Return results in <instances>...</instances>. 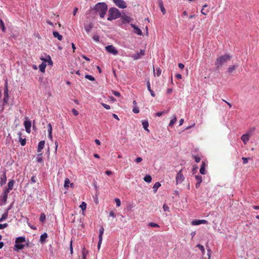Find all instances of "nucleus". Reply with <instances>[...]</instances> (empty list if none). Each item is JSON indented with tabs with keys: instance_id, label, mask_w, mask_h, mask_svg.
<instances>
[{
	"instance_id": "a211bd4d",
	"label": "nucleus",
	"mask_w": 259,
	"mask_h": 259,
	"mask_svg": "<svg viewBox=\"0 0 259 259\" xmlns=\"http://www.w3.org/2000/svg\"><path fill=\"white\" fill-rule=\"evenodd\" d=\"M7 181V177L5 172H4L1 178L0 184L1 186H3L5 184H6Z\"/></svg>"
},
{
	"instance_id": "f257e3e1",
	"label": "nucleus",
	"mask_w": 259,
	"mask_h": 259,
	"mask_svg": "<svg viewBox=\"0 0 259 259\" xmlns=\"http://www.w3.org/2000/svg\"><path fill=\"white\" fill-rule=\"evenodd\" d=\"M96 13H98L101 18H103L108 10L107 5L104 2L97 3L94 8Z\"/></svg>"
},
{
	"instance_id": "b1692460",
	"label": "nucleus",
	"mask_w": 259,
	"mask_h": 259,
	"mask_svg": "<svg viewBox=\"0 0 259 259\" xmlns=\"http://www.w3.org/2000/svg\"><path fill=\"white\" fill-rule=\"evenodd\" d=\"M26 241L25 238L24 237H19L16 239L15 243H24Z\"/></svg>"
},
{
	"instance_id": "dca6fc26",
	"label": "nucleus",
	"mask_w": 259,
	"mask_h": 259,
	"mask_svg": "<svg viewBox=\"0 0 259 259\" xmlns=\"http://www.w3.org/2000/svg\"><path fill=\"white\" fill-rule=\"evenodd\" d=\"M249 133H247L246 134L243 135L241 137V140L245 144L249 141Z\"/></svg>"
},
{
	"instance_id": "13d9d810",
	"label": "nucleus",
	"mask_w": 259,
	"mask_h": 259,
	"mask_svg": "<svg viewBox=\"0 0 259 259\" xmlns=\"http://www.w3.org/2000/svg\"><path fill=\"white\" fill-rule=\"evenodd\" d=\"M102 105L106 109L108 110L110 109V106L107 104H106L105 103H102Z\"/></svg>"
},
{
	"instance_id": "f03ea898",
	"label": "nucleus",
	"mask_w": 259,
	"mask_h": 259,
	"mask_svg": "<svg viewBox=\"0 0 259 259\" xmlns=\"http://www.w3.org/2000/svg\"><path fill=\"white\" fill-rule=\"evenodd\" d=\"M231 56L228 54H225L217 58L215 62V65L216 66L217 68L219 69L222 67L223 65L228 61H230L231 59Z\"/></svg>"
},
{
	"instance_id": "5fc2aeb1",
	"label": "nucleus",
	"mask_w": 259,
	"mask_h": 259,
	"mask_svg": "<svg viewBox=\"0 0 259 259\" xmlns=\"http://www.w3.org/2000/svg\"><path fill=\"white\" fill-rule=\"evenodd\" d=\"M163 210L166 211H169V207L167 206V205L166 204H164L163 205Z\"/></svg>"
},
{
	"instance_id": "4d7b16f0",
	"label": "nucleus",
	"mask_w": 259,
	"mask_h": 259,
	"mask_svg": "<svg viewBox=\"0 0 259 259\" xmlns=\"http://www.w3.org/2000/svg\"><path fill=\"white\" fill-rule=\"evenodd\" d=\"M70 254H73V247H72V241L71 240L70 242Z\"/></svg>"
},
{
	"instance_id": "c85d7f7f",
	"label": "nucleus",
	"mask_w": 259,
	"mask_h": 259,
	"mask_svg": "<svg viewBox=\"0 0 259 259\" xmlns=\"http://www.w3.org/2000/svg\"><path fill=\"white\" fill-rule=\"evenodd\" d=\"M92 28H93V25L91 23L89 25H87L84 26V29L88 33H89L91 31Z\"/></svg>"
},
{
	"instance_id": "4be33fe9",
	"label": "nucleus",
	"mask_w": 259,
	"mask_h": 259,
	"mask_svg": "<svg viewBox=\"0 0 259 259\" xmlns=\"http://www.w3.org/2000/svg\"><path fill=\"white\" fill-rule=\"evenodd\" d=\"M153 72H154V75H156L157 76H159L160 75L161 73V70L159 67H157L155 69L154 67L153 66Z\"/></svg>"
},
{
	"instance_id": "f3484780",
	"label": "nucleus",
	"mask_w": 259,
	"mask_h": 259,
	"mask_svg": "<svg viewBox=\"0 0 259 259\" xmlns=\"http://www.w3.org/2000/svg\"><path fill=\"white\" fill-rule=\"evenodd\" d=\"M45 144V141H41L39 142V143L38 144V147H37V152H41V151L43 149V148H44Z\"/></svg>"
},
{
	"instance_id": "393cba45",
	"label": "nucleus",
	"mask_w": 259,
	"mask_h": 259,
	"mask_svg": "<svg viewBox=\"0 0 259 259\" xmlns=\"http://www.w3.org/2000/svg\"><path fill=\"white\" fill-rule=\"evenodd\" d=\"M53 36L57 38L59 40H61L62 39V36L59 34V33L57 31H54L53 33Z\"/></svg>"
},
{
	"instance_id": "7c9ffc66",
	"label": "nucleus",
	"mask_w": 259,
	"mask_h": 259,
	"mask_svg": "<svg viewBox=\"0 0 259 259\" xmlns=\"http://www.w3.org/2000/svg\"><path fill=\"white\" fill-rule=\"evenodd\" d=\"M88 254V251L84 247L82 250V259H86V256Z\"/></svg>"
},
{
	"instance_id": "bf43d9fd",
	"label": "nucleus",
	"mask_w": 259,
	"mask_h": 259,
	"mask_svg": "<svg viewBox=\"0 0 259 259\" xmlns=\"http://www.w3.org/2000/svg\"><path fill=\"white\" fill-rule=\"evenodd\" d=\"M208 12H209V11H208V10L204 11L203 8H202L201 11V13L204 15H206L207 14V13H208Z\"/></svg>"
},
{
	"instance_id": "9b49d317",
	"label": "nucleus",
	"mask_w": 259,
	"mask_h": 259,
	"mask_svg": "<svg viewBox=\"0 0 259 259\" xmlns=\"http://www.w3.org/2000/svg\"><path fill=\"white\" fill-rule=\"evenodd\" d=\"M24 245L21 243H15L14 246V250L16 251H18L20 250H22L24 248Z\"/></svg>"
},
{
	"instance_id": "473e14b6",
	"label": "nucleus",
	"mask_w": 259,
	"mask_h": 259,
	"mask_svg": "<svg viewBox=\"0 0 259 259\" xmlns=\"http://www.w3.org/2000/svg\"><path fill=\"white\" fill-rule=\"evenodd\" d=\"M238 65H232L228 67V72L229 73L232 72L234 70L236 69Z\"/></svg>"
},
{
	"instance_id": "6e6552de",
	"label": "nucleus",
	"mask_w": 259,
	"mask_h": 259,
	"mask_svg": "<svg viewBox=\"0 0 259 259\" xmlns=\"http://www.w3.org/2000/svg\"><path fill=\"white\" fill-rule=\"evenodd\" d=\"M144 50H141L140 53H137L131 56L132 58L134 60H137L142 58V56H144L145 53Z\"/></svg>"
},
{
	"instance_id": "864d4df0",
	"label": "nucleus",
	"mask_w": 259,
	"mask_h": 259,
	"mask_svg": "<svg viewBox=\"0 0 259 259\" xmlns=\"http://www.w3.org/2000/svg\"><path fill=\"white\" fill-rule=\"evenodd\" d=\"M133 111L134 113H139V109L138 108V107L135 106L133 109Z\"/></svg>"
},
{
	"instance_id": "603ef678",
	"label": "nucleus",
	"mask_w": 259,
	"mask_h": 259,
	"mask_svg": "<svg viewBox=\"0 0 259 259\" xmlns=\"http://www.w3.org/2000/svg\"><path fill=\"white\" fill-rule=\"evenodd\" d=\"M48 133H52V127L51 124L49 123L48 125Z\"/></svg>"
},
{
	"instance_id": "052dcab7",
	"label": "nucleus",
	"mask_w": 259,
	"mask_h": 259,
	"mask_svg": "<svg viewBox=\"0 0 259 259\" xmlns=\"http://www.w3.org/2000/svg\"><path fill=\"white\" fill-rule=\"evenodd\" d=\"M242 160H243V163L244 164H246V163L248 162V158H246V157H243L242 158Z\"/></svg>"
},
{
	"instance_id": "4c0bfd02",
	"label": "nucleus",
	"mask_w": 259,
	"mask_h": 259,
	"mask_svg": "<svg viewBox=\"0 0 259 259\" xmlns=\"http://www.w3.org/2000/svg\"><path fill=\"white\" fill-rule=\"evenodd\" d=\"M144 180L147 183H150L152 181V178L150 175H146L144 178Z\"/></svg>"
},
{
	"instance_id": "0eeeda50",
	"label": "nucleus",
	"mask_w": 259,
	"mask_h": 259,
	"mask_svg": "<svg viewBox=\"0 0 259 259\" xmlns=\"http://www.w3.org/2000/svg\"><path fill=\"white\" fill-rule=\"evenodd\" d=\"M24 125L25 128L26 132L28 133H30L31 131L30 128L31 126V122L30 120H28L27 117H26L25 118Z\"/></svg>"
},
{
	"instance_id": "7ed1b4c3",
	"label": "nucleus",
	"mask_w": 259,
	"mask_h": 259,
	"mask_svg": "<svg viewBox=\"0 0 259 259\" xmlns=\"http://www.w3.org/2000/svg\"><path fill=\"white\" fill-rule=\"evenodd\" d=\"M121 13L116 8H111L109 10V15L107 18L108 21H112L120 17Z\"/></svg>"
},
{
	"instance_id": "37998d69",
	"label": "nucleus",
	"mask_w": 259,
	"mask_h": 259,
	"mask_svg": "<svg viewBox=\"0 0 259 259\" xmlns=\"http://www.w3.org/2000/svg\"><path fill=\"white\" fill-rule=\"evenodd\" d=\"M93 39L94 40H95L96 42H99L100 41V38L98 35L95 34L93 36Z\"/></svg>"
},
{
	"instance_id": "680f3d73",
	"label": "nucleus",
	"mask_w": 259,
	"mask_h": 259,
	"mask_svg": "<svg viewBox=\"0 0 259 259\" xmlns=\"http://www.w3.org/2000/svg\"><path fill=\"white\" fill-rule=\"evenodd\" d=\"M211 250L210 248H208L207 249V255H208V259H210V256H211Z\"/></svg>"
},
{
	"instance_id": "8fccbe9b",
	"label": "nucleus",
	"mask_w": 259,
	"mask_h": 259,
	"mask_svg": "<svg viewBox=\"0 0 259 259\" xmlns=\"http://www.w3.org/2000/svg\"><path fill=\"white\" fill-rule=\"evenodd\" d=\"M8 226V225L7 223H5L3 224H0V230L5 229V228H7Z\"/></svg>"
},
{
	"instance_id": "de8ad7c7",
	"label": "nucleus",
	"mask_w": 259,
	"mask_h": 259,
	"mask_svg": "<svg viewBox=\"0 0 259 259\" xmlns=\"http://www.w3.org/2000/svg\"><path fill=\"white\" fill-rule=\"evenodd\" d=\"M148 225L151 227H159V226L155 223H150Z\"/></svg>"
},
{
	"instance_id": "c9c22d12",
	"label": "nucleus",
	"mask_w": 259,
	"mask_h": 259,
	"mask_svg": "<svg viewBox=\"0 0 259 259\" xmlns=\"http://www.w3.org/2000/svg\"><path fill=\"white\" fill-rule=\"evenodd\" d=\"M9 193V192H8V191H5V190L4 191L3 201H4V203H5L7 201Z\"/></svg>"
},
{
	"instance_id": "58836bf2",
	"label": "nucleus",
	"mask_w": 259,
	"mask_h": 259,
	"mask_svg": "<svg viewBox=\"0 0 259 259\" xmlns=\"http://www.w3.org/2000/svg\"><path fill=\"white\" fill-rule=\"evenodd\" d=\"M121 19L123 21L126 22H129L131 21V18L126 15L122 16Z\"/></svg>"
},
{
	"instance_id": "338daca9",
	"label": "nucleus",
	"mask_w": 259,
	"mask_h": 259,
	"mask_svg": "<svg viewBox=\"0 0 259 259\" xmlns=\"http://www.w3.org/2000/svg\"><path fill=\"white\" fill-rule=\"evenodd\" d=\"M31 181L33 183H36V177L35 176H33L31 178Z\"/></svg>"
},
{
	"instance_id": "39448f33",
	"label": "nucleus",
	"mask_w": 259,
	"mask_h": 259,
	"mask_svg": "<svg viewBox=\"0 0 259 259\" xmlns=\"http://www.w3.org/2000/svg\"><path fill=\"white\" fill-rule=\"evenodd\" d=\"M113 2L119 8L125 9L127 7L126 4L123 0H113Z\"/></svg>"
},
{
	"instance_id": "5701e85b",
	"label": "nucleus",
	"mask_w": 259,
	"mask_h": 259,
	"mask_svg": "<svg viewBox=\"0 0 259 259\" xmlns=\"http://www.w3.org/2000/svg\"><path fill=\"white\" fill-rule=\"evenodd\" d=\"M147 86L148 91L150 92L151 95L153 97H154L155 96V94L154 91L152 90H151V89L149 80H148L147 82Z\"/></svg>"
},
{
	"instance_id": "e433bc0d",
	"label": "nucleus",
	"mask_w": 259,
	"mask_h": 259,
	"mask_svg": "<svg viewBox=\"0 0 259 259\" xmlns=\"http://www.w3.org/2000/svg\"><path fill=\"white\" fill-rule=\"evenodd\" d=\"M70 184V181L68 178H66L64 182V187L65 189H68L69 188V184Z\"/></svg>"
},
{
	"instance_id": "423d86ee",
	"label": "nucleus",
	"mask_w": 259,
	"mask_h": 259,
	"mask_svg": "<svg viewBox=\"0 0 259 259\" xmlns=\"http://www.w3.org/2000/svg\"><path fill=\"white\" fill-rule=\"evenodd\" d=\"M105 50L109 53L114 55H116L118 54V51L116 50L115 48L112 45H109L105 47Z\"/></svg>"
},
{
	"instance_id": "2f4dec72",
	"label": "nucleus",
	"mask_w": 259,
	"mask_h": 259,
	"mask_svg": "<svg viewBox=\"0 0 259 259\" xmlns=\"http://www.w3.org/2000/svg\"><path fill=\"white\" fill-rule=\"evenodd\" d=\"M46 67V64L44 63H42L41 64L39 65V70L42 72H45Z\"/></svg>"
},
{
	"instance_id": "cd10ccee",
	"label": "nucleus",
	"mask_w": 259,
	"mask_h": 259,
	"mask_svg": "<svg viewBox=\"0 0 259 259\" xmlns=\"http://www.w3.org/2000/svg\"><path fill=\"white\" fill-rule=\"evenodd\" d=\"M19 135L20 136L19 142L22 146H24L26 144V139H22L20 137L21 135V133L20 132L19 133Z\"/></svg>"
},
{
	"instance_id": "ea45409f",
	"label": "nucleus",
	"mask_w": 259,
	"mask_h": 259,
	"mask_svg": "<svg viewBox=\"0 0 259 259\" xmlns=\"http://www.w3.org/2000/svg\"><path fill=\"white\" fill-rule=\"evenodd\" d=\"M0 28L2 29L3 32L5 31L6 28L4 22L2 19H0Z\"/></svg>"
},
{
	"instance_id": "3c124183",
	"label": "nucleus",
	"mask_w": 259,
	"mask_h": 259,
	"mask_svg": "<svg viewBox=\"0 0 259 259\" xmlns=\"http://www.w3.org/2000/svg\"><path fill=\"white\" fill-rule=\"evenodd\" d=\"M255 130V128L254 127H251L249 129V130L248 132V133H250L249 136H251L252 135V133L254 132Z\"/></svg>"
},
{
	"instance_id": "a878e982",
	"label": "nucleus",
	"mask_w": 259,
	"mask_h": 259,
	"mask_svg": "<svg viewBox=\"0 0 259 259\" xmlns=\"http://www.w3.org/2000/svg\"><path fill=\"white\" fill-rule=\"evenodd\" d=\"M142 125L144 130L146 131L149 132V130L148 128V127L149 126V123L147 120H143L142 122Z\"/></svg>"
},
{
	"instance_id": "f704fd0d",
	"label": "nucleus",
	"mask_w": 259,
	"mask_h": 259,
	"mask_svg": "<svg viewBox=\"0 0 259 259\" xmlns=\"http://www.w3.org/2000/svg\"><path fill=\"white\" fill-rule=\"evenodd\" d=\"M177 121V117L176 115L173 116V118L170 120L169 126H172V125L174 124V123Z\"/></svg>"
},
{
	"instance_id": "9d476101",
	"label": "nucleus",
	"mask_w": 259,
	"mask_h": 259,
	"mask_svg": "<svg viewBox=\"0 0 259 259\" xmlns=\"http://www.w3.org/2000/svg\"><path fill=\"white\" fill-rule=\"evenodd\" d=\"M184 180V177L182 173V170H180L177 174L176 180L177 184L182 183Z\"/></svg>"
},
{
	"instance_id": "c756f323",
	"label": "nucleus",
	"mask_w": 259,
	"mask_h": 259,
	"mask_svg": "<svg viewBox=\"0 0 259 259\" xmlns=\"http://www.w3.org/2000/svg\"><path fill=\"white\" fill-rule=\"evenodd\" d=\"M8 210L2 215L1 218L0 219V222H3L7 219L8 216Z\"/></svg>"
},
{
	"instance_id": "1a4fd4ad",
	"label": "nucleus",
	"mask_w": 259,
	"mask_h": 259,
	"mask_svg": "<svg viewBox=\"0 0 259 259\" xmlns=\"http://www.w3.org/2000/svg\"><path fill=\"white\" fill-rule=\"evenodd\" d=\"M208 222L205 220H193L191 224L193 226L199 225L200 224H207Z\"/></svg>"
},
{
	"instance_id": "bb28decb",
	"label": "nucleus",
	"mask_w": 259,
	"mask_h": 259,
	"mask_svg": "<svg viewBox=\"0 0 259 259\" xmlns=\"http://www.w3.org/2000/svg\"><path fill=\"white\" fill-rule=\"evenodd\" d=\"M161 186V184L159 182H156L153 186V189L154 193H156L157 189Z\"/></svg>"
},
{
	"instance_id": "79ce46f5",
	"label": "nucleus",
	"mask_w": 259,
	"mask_h": 259,
	"mask_svg": "<svg viewBox=\"0 0 259 259\" xmlns=\"http://www.w3.org/2000/svg\"><path fill=\"white\" fill-rule=\"evenodd\" d=\"M85 78L88 79H89V80H91V81L95 80V78L93 76H92L91 75L86 74L85 75Z\"/></svg>"
},
{
	"instance_id": "69168bd1",
	"label": "nucleus",
	"mask_w": 259,
	"mask_h": 259,
	"mask_svg": "<svg viewBox=\"0 0 259 259\" xmlns=\"http://www.w3.org/2000/svg\"><path fill=\"white\" fill-rule=\"evenodd\" d=\"M195 161L196 162L198 163L200 161V158L198 156H194Z\"/></svg>"
},
{
	"instance_id": "09e8293b",
	"label": "nucleus",
	"mask_w": 259,
	"mask_h": 259,
	"mask_svg": "<svg viewBox=\"0 0 259 259\" xmlns=\"http://www.w3.org/2000/svg\"><path fill=\"white\" fill-rule=\"evenodd\" d=\"M197 247H199V248L201 250V251L202 253H204L205 249H204V248L203 246H202V245H201L199 244L197 245Z\"/></svg>"
},
{
	"instance_id": "774afa93",
	"label": "nucleus",
	"mask_w": 259,
	"mask_h": 259,
	"mask_svg": "<svg viewBox=\"0 0 259 259\" xmlns=\"http://www.w3.org/2000/svg\"><path fill=\"white\" fill-rule=\"evenodd\" d=\"M142 161V158L141 157H138L135 159V161L137 163H140Z\"/></svg>"
},
{
	"instance_id": "49530a36",
	"label": "nucleus",
	"mask_w": 259,
	"mask_h": 259,
	"mask_svg": "<svg viewBox=\"0 0 259 259\" xmlns=\"http://www.w3.org/2000/svg\"><path fill=\"white\" fill-rule=\"evenodd\" d=\"M37 161L39 163L43 162L41 154L38 155V156L37 157Z\"/></svg>"
},
{
	"instance_id": "aec40b11",
	"label": "nucleus",
	"mask_w": 259,
	"mask_h": 259,
	"mask_svg": "<svg viewBox=\"0 0 259 259\" xmlns=\"http://www.w3.org/2000/svg\"><path fill=\"white\" fill-rule=\"evenodd\" d=\"M40 59L45 62H48L49 64L50 65H52L53 64V61L50 56H47L46 58H40Z\"/></svg>"
},
{
	"instance_id": "0e129e2a",
	"label": "nucleus",
	"mask_w": 259,
	"mask_h": 259,
	"mask_svg": "<svg viewBox=\"0 0 259 259\" xmlns=\"http://www.w3.org/2000/svg\"><path fill=\"white\" fill-rule=\"evenodd\" d=\"M73 113L74 114V115L75 116H77L78 115L79 113L75 109H73L72 110Z\"/></svg>"
},
{
	"instance_id": "4468645a",
	"label": "nucleus",
	"mask_w": 259,
	"mask_h": 259,
	"mask_svg": "<svg viewBox=\"0 0 259 259\" xmlns=\"http://www.w3.org/2000/svg\"><path fill=\"white\" fill-rule=\"evenodd\" d=\"M14 184V181L13 180H10L8 184V188L5 189L4 190L8 191V192H10V191L13 189Z\"/></svg>"
},
{
	"instance_id": "20e7f679",
	"label": "nucleus",
	"mask_w": 259,
	"mask_h": 259,
	"mask_svg": "<svg viewBox=\"0 0 259 259\" xmlns=\"http://www.w3.org/2000/svg\"><path fill=\"white\" fill-rule=\"evenodd\" d=\"M9 100L8 88L7 80H6L4 87V97L3 101L2 106H0V111H2L4 109V106L8 104Z\"/></svg>"
},
{
	"instance_id": "412c9836",
	"label": "nucleus",
	"mask_w": 259,
	"mask_h": 259,
	"mask_svg": "<svg viewBox=\"0 0 259 259\" xmlns=\"http://www.w3.org/2000/svg\"><path fill=\"white\" fill-rule=\"evenodd\" d=\"M47 237H48V234L46 233H43L41 235V236L40 237L39 241L41 243H43L44 242H45L46 241V240L47 238Z\"/></svg>"
},
{
	"instance_id": "a18cd8bd",
	"label": "nucleus",
	"mask_w": 259,
	"mask_h": 259,
	"mask_svg": "<svg viewBox=\"0 0 259 259\" xmlns=\"http://www.w3.org/2000/svg\"><path fill=\"white\" fill-rule=\"evenodd\" d=\"M114 201H115V202L116 203V206H120V205H121V202H120V200L119 198H115L114 199Z\"/></svg>"
},
{
	"instance_id": "6ab92c4d",
	"label": "nucleus",
	"mask_w": 259,
	"mask_h": 259,
	"mask_svg": "<svg viewBox=\"0 0 259 259\" xmlns=\"http://www.w3.org/2000/svg\"><path fill=\"white\" fill-rule=\"evenodd\" d=\"M205 166H206V164H205V162L203 161L201 163V167L200 168V172L202 175L205 174Z\"/></svg>"
},
{
	"instance_id": "a19ab883",
	"label": "nucleus",
	"mask_w": 259,
	"mask_h": 259,
	"mask_svg": "<svg viewBox=\"0 0 259 259\" xmlns=\"http://www.w3.org/2000/svg\"><path fill=\"white\" fill-rule=\"evenodd\" d=\"M39 220L40 222H44L46 220V215L44 213H41L40 215Z\"/></svg>"
},
{
	"instance_id": "6e6d98bb",
	"label": "nucleus",
	"mask_w": 259,
	"mask_h": 259,
	"mask_svg": "<svg viewBox=\"0 0 259 259\" xmlns=\"http://www.w3.org/2000/svg\"><path fill=\"white\" fill-rule=\"evenodd\" d=\"M167 112H165V111H161V112H157L156 113V115L157 116H161V115H162L163 114H164L165 113H166Z\"/></svg>"
},
{
	"instance_id": "72a5a7b5",
	"label": "nucleus",
	"mask_w": 259,
	"mask_h": 259,
	"mask_svg": "<svg viewBox=\"0 0 259 259\" xmlns=\"http://www.w3.org/2000/svg\"><path fill=\"white\" fill-rule=\"evenodd\" d=\"M104 232V229L103 227H101L99 230V239H102V236Z\"/></svg>"
},
{
	"instance_id": "e2e57ef3",
	"label": "nucleus",
	"mask_w": 259,
	"mask_h": 259,
	"mask_svg": "<svg viewBox=\"0 0 259 259\" xmlns=\"http://www.w3.org/2000/svg\"><path fill=\"white\" fill-rule=\"evenodd\" d=\"M113 94H114L115 96H116V97H120V93H119V92H117V91H113Z\"/></svg>"
},
{
	"instance_id": "ddd939ff",
	"label": "nucleus",
	"mask_w": 259,
	"mask_h": 259,
	"mask_svg": "<svg viewBox=\"0 0 259 259\" xmlns=\"http://www.w3.org/2000/svg\"><path fill=\"white\" fill-rule=\"evenodd\" d=\"M131 26H132V27L134 28V32L135 33H137V34L140 35L142 34V32L141 30L139 27H138L136 25L134 24H131Z\"/></svg>"
},
{
	"instance_id": "f8f14e48",
	"label": "nucleus",
	"mask_w": 259,
	"mask_h": 259,
	"mask_svg": "<svg viewBox=\"0 0 259 259\" xmlns=\"http://www.w3.org/2000/svg\"><path fill=\"white\" fill-rule=\"evenodd\" d=\"M196 180H197V183L196 184V187L198 188L200 186V184L202 181V176L200 175H196L195 176Z\"/></svg>"
},
{
	"instance_id": "c03bdc74",
	"label": "nucleus",
	"mask_w": 259,
	"mask_h": 259,
	"mask_svg": "<svg viewBox=\"0 0 259 259\" xmlns=\"http://www.w3.org/2000/svg\"><path fill=\"white\" fill-rule=\"evenodd\" d=\"M86 206L87 204L84 202H82L81 204L80 205L79 207L82 210H84L86 208Z\"/></svg>"
},
{
	"instance_id": "2eb2a0df",
	"label": "nucleus",
	"mask_w": 259,
	"mask_h": 259,
	"mask_svg": "<svg viewBox=\"0 0 259 259\" xmlns=\"http://www.w3.org/2000/svg\"><path fill=\"white\" fill-rule=\"evenodd\" d=\"M158 5L159 6V8L160 9V10L162 13L163 15H165L166 13V10L164 8L163 2L162 0H158Z\"/></svg>"
}]
</instances>
